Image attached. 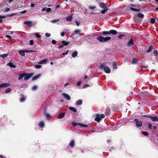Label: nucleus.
Masks as SVG:
<instances>
[{"mask_svg": "<svg viewBox=\"0 0 158 158\" xmlns=\"http://www.w3.org/2000/svg\"><path fill=\"white\" fill-rule=\"evenodd\" d=\"M134 44V43L133 39L131 38L130 40L128 42L127 44V46L128 47H130L133 45Z\"/></svg>", "mask_w": 158, "mask_h": 158, "instance_id": "9", "label": "nucleus"}, {"mask_svg": "<svg viewBox=\"0 0 158 158\" xmlns=\"http://www.w3.org/2000/svg\"><path fill=\"white\" fill-rule=\"evenodd\" d=\"M111 39L110 37H104L102 36H100L97 38V40L101 42H104L109 41Z\"/></svg>", "mask_w": 158, "mask_h": 158, "instance_id": "1", "label": "nucleus"}, {"mask_svg": "<svg viewBox=\"0 0 158 158\" xmlns=\"http://www.w3.org/2000/svg\"><path fill=\"white\" fill-rule=\"evenodd\" d=\"M75 23L76 24V25H77V26H79L80 24L79 22L77 21H76L75 22Z\"/></svg>", "mask_w": 158, "mask_h": 158, "instance_id": "58", "label": "nucleus"}, {"mask_svg": "<svg viewBox=\"0 0 158 158\" xmlns=\"http://www.w3.org/2000/svg\"><path fill=\"white\" fill-rule=\"evenodd\" d=\"M110 109L109 107H107L105 110V113L106 114H109L110 112Z\"/></svg>", "mask_w": 158, "mask_h": 158, "instance_id": "17", "label": "nucleus"}, {"mask_svg": "<svg viewBox=\"0 0 158 158\" xmlns=\"http://www.w3.org/2000/svg\"><path fill=\"white\" fill-rule=\"evenodd\" d=\"M151 119L153 121L158 122V117L156 116L152 117L151 116Z\"/></svg>", "mask_w": 158, "mask_h": 158, "instance_id": "15", "label": "nucleus"}, {"mask_svg": "<svg viewBox=\"0 0 158 158\" xmlns=\"http://www.w3.org/2000/svg\"><path fill=\"white\" fill-rule=\"evenodd\" d=\"M150 22L151 24H154L155 22V19L154 18H151L150 19Z\"/></svg>", "mask_w": 158, "mask_h": 158, "instance_id": "38", "label": "nucleus"}, {"mask_svg": "<svg viewBox=\"0 0 158 158\" xmlns=\"http://www.w3.org/2000/svg\"><path fill=\"white\" fill-rule=\"evenodd\" d=\"M8 56V54H7L5 53L3 54H1L0 55V57L4 59L7 56Z\"/></svg>", "mask_w": 158, "mask_h": 158, "instance_id": "28", "label": "nucleus"}, {"mask_svg": "<svg viewBox=\"0 0 158 158\" xmlns=\"http://www.w3.org/2000/svg\"><path fill=\"white\" fill-rule=\"evenodd\" d=\"M148 128L149 129H151L152 128V125L151 123H148Z\"/></svg>", "mask_w": 158, "mask_h": 158, "instance_id": "42", "label": "nucleus"}, {"mask_svg": "<svg viewBox=\"0 0 158 158\" xmlns=\"http://www.w3.org/2000/svg\"><path fill=\"white\" fill-rule=\"evenodd\" d=\"M129 9L133 11L139 12L140 10V9H135L131 7L129 8Z\"/></svg>", "mask_w": 158, "mask_h": 158, "instance_id": "21", "label": "nucleus"}, {"mask_svg": "<svg viewBox=\"0 0 158 158\" xmlns=\"http://www.w3.org/2000/svg\"><path fill=\"white\" fill-rule=\"evenodd\" d=\"M41 76L40 74H39L38 75L35 76L33 77L32 78V81H34L38 79Z\"/></svg>", "mask_w": 158, "mask_h": 158, "instance_id": "16", "label": "nucleus"}, {"mask_svg": "<svg viewBox=\"0 0 158 158\" xmlns=\"http://www.w3.org/2000/svg\"><path fill=\"white\" fill-rule=\"evenodd\" d=\"M124 36V35H120L119 36H118V38L119 39H121L123 38V37Z\"/></svg>", "mask_w": 158, "mask_h": 158, "instance_id": "51", "label": "nucleus"}, {"mask_svg": "<svg viewBox=\"0 0 158 158\" xmlns=\"http://www.w3.org/2000/svg\"><path fill=\"white\" fill-rule=\"evenodd\" d=\"M11 90V89L10 88H8L6 89L5 90V92L6 93H9Z\"/></svg>", "mask_w": 158, "mask_h": 158, "instance_id": "36", "label": "nucleus"}, {"mask_svg": "<svg viewBox=\"0 0 158 158\" xmlns=\"http://www.w3.org/2000/svg\"><path fill=\"white\" fill-rule=\"evenodd\" d=\"M46 10L47 8L46 7H44L41 10L43 11H45Z\"/></svg>", "mask_w": 158, "mask_h": 158, "instance_id": "64", "label": "nucleus"}, {"mask_svg": "<svg viewBox=\"0 0 158 158\" xmlns=\"http://www.w3.org/2000/svg\"><path fill=\"white\" fill-rule=\"evenodd\" d=\"M77 55V51H74L72 54V56L73 57H76Z\"/></svg>", "mask_w": 158, "mask_h": 158, "instance_id": "31", "label": "nucleus"}, {"mask_svg": "<svg viewBox=\"0 0 158 158\" xmlns=\"http://www.w3.org/2000/svg\"><path fill=\"white\" fill-rule=\"evenodd\" d=\"M7 65L12 68H15L16 67V66H15L12 62H10L8 63L7 64Z\"/></svg>", "mask_w": 158, "mask_h": 158, "instance_id": "12", "label": "nucleus"}, {"mask_svg": "<svg viewBox=\"0 0 158 158\" xmlns=\"http://www.w3.org/2000/svg\"><path fill=\"white\" fill-rule=\"evenodd\" d=\"M137 61L138 60L136 59L135 58H133L132 61H131V63L133 64H135L137 63Z\"/></svg>", "mask_w": 158, "mask_h": 158, "instance_id": "34", "label": "nucleus"}, {"mask_svg": "<svg viewBox=\"0 0 158 158\" xmlns=\"http://www.w3.org/2000/svg\"><path fill=\"white\" fill-rule=\"evenodd\" d=\"M100 67L101 69H103L104 71L106 73H109L111 72L110 68L107 66L104 65L103 64H101L100 65Z\"/></svg>", "mask_w": 158, "mask_h": 158, "instance_id": "3", "label": "nucleus"}, {"mask_svg": "<svg viewBox=\"0 0 158 158\" xmlns=\"http://www.w3.org/2000/svg\"><path fill=\"white\" fill-rule=\"evenodd\" d=\"M59 20H60L59 19H54V20H53L51 21V22L52 23H56V22H58V21H59Z\"/></svg>", "mask_w": 158, "mask_h": 158, "instance_id": "41", "label": "nucleus"}, {"mask_svg": "<svg viewBox=\"0 0 158 158\" xmlns=\"http://www.w3.org/2000/svg\"><path fill=\"white\" fill-rule=\"evenodd\" d=\"M137 16L138 17L140 18L141 19L143 18L144 17V15L143 14L139 13L137 14Z\"/></svg>", "mask_w": 158, "mask_h": 158, "instance_id": "26", "label": "nucleus"}, {"mask_svg": "<svg viewBox=\"0 0 158 158\" xmlns=\"http://www.w3.org/2000/svg\"><path fill=\"white\" fill-rule=\"evenodd\" d=\"M113 69H117V66L116 64H115V63H113Z\"/></svg>", "mask_w": 158, "mask_h": 158, "instance_id": "44", "label": "nucleus"}, {"mask_svg": "<svg viewBox=\"0 0 158 158\" xmlns=\"http://www.w3.org/2000/svg\"><path fill=\"white\" fill-rule=\"evenodd\" d=\"M81 81H79L77 83V86H79L81 84Z\"/></svg>", "mask_w": 158, "mask_h": 158, "instance_id": "62", "label": "nucleus"}, {"mask_svg": "<svg viewBox=\"0 0 158 158\" xmlns=\"http://www.w3.org/2000/svg\"><path fill=\"white\" fill-rule=\"evenodd\" d=\"M45 35L47 37H49L51 36V34L48 33H47L45 34Z\"/></svg>", "mask_w": 158, "mask_h": 158, "instance_id": "53", "label": "nucleus"}, {"mask_svg": "<svg viewBox=\"0 0 158 158\" xmlns=\"http://www.w3.org/2000/svg\"><path fill=\"white\" fill-rule=\"evenodd\" d=\"M73 19V18L71 16H69L66 18V20L68 21H71Z\"/></svg>", "mask_w": 158, "mask_h": 158, "instance_id": "24", "label": "nucleus"}, {"mask_svg": "<svg viewBox=\"0 0 158 158\" xmlns=\"http://www.w3.org/2000/svg\"><path fill=\"white\" fill-rule=\"evenodd\" d=\"M65 33L64 31L62 32L61 33V36L62 37L64 36L65 35Z\"/></svg>", "mask_w": 158, "mask_h": 158, "instance_id": "61", "label": "nucleus"}, {"mask_svg": "<svg viewBox=\"0 0 158 158\" xmlns=\"http://www.w3.org/2000/svg\"><path fill=\"white\" fill-rule=\"evenodd\" d=\"M37 87L36 85H34L32 89L33 90H35L37 89Z\"/></svg>", "mask_w": 158, "mask_h": 158, "instance_id": "52", "label": "nucleus"}, {"mask_svg": "<svg viewBox=\"0 0 158 158\" xmlns=\"http://www.w3.org/2000/svg\"><path fill=\"white\" fill-rule=\"evenodd\" d=\"M89 9H95L96 8V7L95 6H89Z\"/></svg>", "mask_w": 158, "mask_h": 158, "instance_id": "56", "label": "nucleus"}, {"mask_svg": "<svg viewBox=\"0 0 158 158\" xmlns=\"http://www.w3.org/2000/svg\"><path fill=\"white\" fill-rule=\"evenodd\" d=\"M99 6L102 9H106L107 8L105 3L103 2H101L99 3Z\"/></svg>", "mask_w": 158, "mask_h": 158, "instance_id": "10", "label": "nucleus"}, {"mask_svg": "<svg viewBox=\"0 0 158 158\" xmlns=\"http://www.w3.org/2000/svg\"><path fill=\"white\" fill-rule=\"evenodd\" d=\"M56 41L55 40H53L52 41V43L53 44H56Z\"/></svg>", "mask_w": 158, "mask_h": 158, "instance_id": "54", "label": "nucleus"}, {"mask_svg": "<svg viewBox=\"0 0 158 158\" xmlns=\"http://www.w3.org/2000/svg\"><path fill=\"white\" fill-rule=\"evenodd\" d=\"M39 126L41 127H43L44 125V122L43 121H40L39 123Z\"/></svg>", "mask_w": 158, "mask_h": 158, "instance_id": "39", "label": "nucleus"}, {"mask_svg": "<svg viewBox=\"0 0 158 158\" xmlns=\"http://www.w3.org/2000/svg\"><path fill=\"white\" fill-rule=\"evenodd\" d=\"M141 133L146 136H147L148 135V133L146 131H143Z\"/></svg>", "mask_w": 158, "mask_h": 158, "instance_id": "43", "label": "nucleus"}, {"mask_svg": "<svg viewBox=\"0 0 158 158\" xmlns=\"http://www.w3.org/2000/svg\"><path fill=\"white\" fill-rule=\"evenodd\" d=\"M25 99V98L24 97H22L20 99V101L21 102H23V101H24Z\"/></svg>", "mask_w": 158, "mask_h": 158, "instance_id": "50", "label": "nucleus"}, {"mask_svg": "<svg viewBox=\"0 0 158 158\" xmlns=\"http://www.w3.org/2000/svg\"><path fill=\"white\" fill-rule=\"evenodd\" d=\"M110 34H111L113 35H115L117 34V31L115 30H111L110 31Z\"/></svg>", "mask_w": 158, "mask_h": 158, "instance_id": "14", "label": "nucleus"}, {"mask_svg": "<svg viewBox=\"0 0 158 158\" xmlns=\"http://www.w3.org/2000/svg\"><path fill=\"white\" fill-rule=\"evenodd\" d=\"M10 9L9 8H7L5 10V12H8L10 10Z\"/></svg>", "mask_w": 158, "mask_h": 158, "instance_id": "63", "label": "nucleus"}, {"mask_svg": "<svg viewBox=\"0 0 158 158\" xmlns=\"http://www.w3.org/2000/svg\"><path fill=\"white\" fill-rule=\"evenodd\" d=\"M80 30H76L75 31H74V33L76 34H78L79 33H80Z\"/></svg>", "mask_w": 158, "mask_h": 158, "instance_id": "45", "label": "nucleus"}, {"mask_svg": "<svg viewBox=\"0 0 158 158\" xmlns=\"http://www.w3.org/2000/svg\"><path fill=\"white\" fill-rule=\"evenodd\" d=\"M69 52V50H68L65 53H62V55H66V54H67Z\"/></svg>", "mask_w": 158, "mask_h": 158, "instance_id": "60", "label": "nucleus"}, {"mask_svg": "<svg viewBox=\"0 0 158 158\" xmlns=\"http://www.w3.org/2000/svg\"><path fill=\"white\" fill-rule=\"evenodd\" d=\"M105 117V116L103 114H101L100 115L97 114H96V117L95 118V120L98 122H99L102 118H104Z\"/></svg>", "mask_w": 158, "mask_h": 158, "instance_id": "2", "label": "nucleus"}, {"mask_svg": "<svg viewBox=\"0 0 158 158\" xmlns=\"http://www.w3.org/2000/svg\"><path fill=\"white\" fill-rule=\"evenodd\" d=\"M25 74H26V75L24 78V80L25 81H27L34 74L33 73H25Z\"/></svg>", "mask_w": 158, "mask_h": 158, "instance_id": "4", "label": "nucleus"}, {"mask_svg": "<svg viewBox=\"0 0 158 158\" xmlns=\"http://www.w3.org/2000/svg\"><path fill=\"white\" fill-rule=\"evenodd\" d=\"M134 121L136 122L135 125L137 127H141L142 125V122L141 121H139V119L137 118H135L134 120Z\"/></svg>", "mask_w": 158, "mask_h": 158, "instance_id": "5", "label": "nucleus"}, {"mask_svg": "<svg viewBox=\"0 0 158 158\" xmlns=\"http://www.w3.org/2000/svg\"><path fill=\"white\" fill-rule=\"evenodd\" d=\"M104 9L102 10L101 12V13H102V14H105V13L106 12V11H108L109 10V9L108 8H106V9Z\"/></svg>", "mask_w": 158, "mask_h": 158, "instance_id": "35", "label": "nucleus"}, {"mask_svg": "<svg viewBox=\"0 0 158 158\" xmlns=\"http://www.w3.org/2000/svg\"><path fill=\"white\" fill-rule=\"evenodd\" d=\"M19 52L23 56H24L25 55V52L24 50H20Z\"/></svg>", "mask_w": 158, "mask_h": 158, "instance_id": "22", "label": "nucleus"}, {"mask_svg": "<svg viewBox=\"0 0 158 158\" xmlns=\"http://www.w3.org/2000/svg\"><path fill=\"white\" fill-rule=\"evenodd\" d=\"M62 96L67 100L69 101L71 99V97L68 94L63 93L62 94Z\"/></svg>", "mask_w": 158, "mask_h": 158, "instance_id": "8", "label": "nucleus"}, {"mask_svg": "<svg viewBox=\"0 0 158 158\" xmlns=\"http://www.w3.org/2000/svg\"><path fill=\"white\" fill-rule=\"evenodd\" d=\"M6 37L8 39L10 40H13L12 38L11 37V36L10 35H6Z\"/></svg>", "mask_w": 158, "mask_h": 158, "instance_id": "40", "label": "nucleus"}, {"mask_svg": "<svg viewBox=\"0 0 158 158\" xmlns=\"http://www.w3.org/2000/svg\"><path fill=\"white\" fill-rule=\"evenodd\" d=\"M65 112L59 114V115L57 117V118L59 119H61L63 118L65 114Z\"/></svg>", "mask_w": 158, "mask_h": 158, "instance_id": "13", "label": "nucleus"}, {"mask_svg": "<svg viewBox=\"0 0 158 158\" xmlns=\"http://www.w3.org/2000/svg\"><path fill=\"white\" fill-rule=\"evenodd\" d=\"M61 42L62 44H63L64 46L68 45L69 43V42H66L64 40L62 41Z\"/></svg>", "mask_w": 158, "mask_h": 158, "instance_id": "27", "label": "nucleus"}, {"mask_svg": "<svg viewBox=\"0 0 158 158\" xmlns=\"http://www.w3.org/2000/svg\"><path fill=\"white\" fill-rule=\"evenodd\" d=\"M48 60L47 59H45L44 60H43L38 62V64H43L45 63Z\"/></svg>", "mask_w": 158, "mask_h": 158, "instance_id": "33", "label": "nucleus"}, {"mask_svg": "<svg viewBox=\"0 0 158 158\" xmlns=\"http://www.w3.org/2000/svg\"><path fill=\"white\" fill-rule=\"evenodd\" d=\"M102 34L105 35H109L110 34L109 31H103L102 32Z\"/></svg>", "mask_w": 158, "mask_h": 158, "instance_id": "29", "label": "nucleus"}, {"mask_svg": "<svg viewBox=\"0 0 158 158\" xmlns=\"http://www.w3.org/2000/svg\"><path fill=\"white\" fill-rule=\"evenodd\" d=\"M46 10H47V12H49L51 11V8H48Z\"/></svg>", "mask_w": 158, "mask_h": 158, "instance_id": "55", "label": "nucleus"}, {"mask_svg": "<svg viewBox=\"0 0 158 158\" xmlns=\"http://www.w3.org/2000/svg\"><path fill=\"white\" fill-rule=\"evenodd\" d=\"M16 15V14L15 13H12V14H10V15H7V16H9V17H11V16H13L14 15Z\"/></svg>", "mask_w": 158, "mask_h": 158, "instance_id": "57", "label": "nucleus"}, {"mask_svg": "<svg viewBox=\"0 0 158 158\" xmlns=\"http://www.w3.org/2000/svg\"><path fill=\"white\" fill-rule=\"evenodd\" d=\"M153 49V46L152 45H151L150 47H149L147 51V53H150V52Z\"/></svg>", "mask_w": 158, "mask_h": 158, "instance_id": "19", "label": "nucleus"}, {"mask_svg": "<svg viewBox=\"0 0 158 158\" xmlns=\"http://www.w3.org/2000/svg\"><path fill=\"white\" fill-rule=\"evenodd\" d=\"M35 67L37 69H40L41 67V66L39 64L35 65Z\"/></svg>", "mask_w": 158, "mask_h": 158, "instance_id": "47", "label": "nucleus"}, {"mask_svg": "<svg viewBox=\"0 0 158 158\" xmlns=\"http://www.w3.org/2000/svg\"><path fill=\"white\" fill-rule=\"evenodd\" d=\"M143 117H148V118H151V115H143Z\"/></svg>", "mask_w": 158, "mask_h": 158, "instance_id": "48", "label": "nucleus"}, {"mask_svg": "<svg viewBox=\"0 0 158 158\" xmlns=\"http://www.w3.org/2000/svg\"><path fill=\"white\" fill-rule=\"evenodd\" d=\"M30 44L31 45H32L34 44V42L32 40H30Z\"/></svg>", "mask_w": 158, "mask_h": 158, "instance_id": "59", "label": "nucleus"}, {"mask_svg": "<svg viewBox=\"0 0 158 158\" xmlns=\"http://www.w3.org/2000/svg\"><path fill=\"white\" fill-rule=\"evenodd\" d=\"M10 85L9 84L7 83H2L0 85V88L1 87H6Z\"/></svg>", "mask_w": 158, "mask_h": 158, "instance_id": "11", "label": "nucleus"}, {"mask_svg": "<svg viewBox=\"0 0 158 158\" xmlns=\"http://www.w3.org/2000/svg\"><path fill=\"white\" fill-rule=\"evenodd\" d=\"M153 53L155 56L156 57L158 56L157 52L156 49H155L153 50Z\"/></svg>", "mask_w": 158, "mask_h": 158, "instance_id": "30", "label": "nucleus"}, {"mask_svg": "<svg viewBox=\"0 0 158 158\" xmlns=\"http://www.w3.org/2000/svg\"><path fill=\"white\" fill-rule=\"evenodd\" d=\"M72 124L74 127L77 125H79L80 126H82L83 127H88V126L87 124H83L82 123H77L75 122H72Z\"/></svg>", "mask_w": 158, "mask_h": 158, "instance_id": "7", "label": "nucleus"}, {"mask_svg": "<svg viewBox=\"0 0 158 158\" xmlns=\"http://www.w3.org/2000/svg\"><path fill=\"white\" fill-rule=\"evenodd\" d=\"M45 116L47 119H48L51 117V115L48 113H46L45 114Z\"/></svg>", "mask_w": 158, "mask_h": 158, "instance_id": "46", "label": "nucleus"}, {"mask_svg": "<svg viewBox=\"0 0 158 158\" xmlns=\"http://www.w3.org/2000/svg\"><path fill=\"white\" fill-rule=\"evenodd\" d=\"M23 23L26 25V27L27 28H30L32 26L31 21H25Z\"/></svg>", "mask_w": 158, "mask_h": 158, "instance_id": "6", "label": "nucleus"}, {"mask_svg": "<svg viewBox=\"0 0 158 158\" xmlns=\"http://www.w3.org/2000/svg\"><path fill=\"white\" fill-rule=\"evenodd\" d=\"M6 17V16L0 15V23H2L3 22V20L2 19L3 18H5Z\"/></svg>", "mask_w": 158, "mask_h": 158, "instance_id": "25", "label": "nucleus"}, {"mask_svg": "<svg viewBox=\"0 0 158 158\" xmlns=\"http://www.w3.org/2000/svg\"><path fill=\"white\" fill-rule=\"evenodd\" d=\"M130 6L131 7L137 8V9L140 8V6L139 4L135 5L133 4H131Z\"/></svg>", "mask_w": 158, "mask_h": 158, "instance_id": "20", "label": "nucleus"}, {"mask_svg": "<svg viewBox=\"0 0 158 158\" xmlns=\"http://www.w3.org/2000/svg\"><path fill=\"white\" fill-rule=\"evenodd\" d=\"M82 103V101L81 99H79L77 103V105H81Z\"/></svg>", "mask_w": 158, "mask_h": 158, "instance_id": "37", "label": "nucleus"}, {"mask_svg": "<svg viewBox=\"0 0 158 158\" xmlns=\"http://www.w3.org/2000/svg\"><path fill=\"white\" fill-rule=\"evenodd\" d=\"M74 140H72L70 143V145L72 148H73L74 146Z\"/></svg>", "mask_w": 158, "mask_h": 158, "instance_id": "32", "label": "nucleus"}, {"mask_svg": "<svg viewBox=\"0 0 158 158\" xmlns=\"http://www.w3.org/2000/svg\"><path fill=\"white\" fill-rule=\"evenodd\" d=\"M69 109L74 113H76L77 112V110L74 107H70L69 108Z\"/></svg>", "mask_w": 158, "mask_h": 158, "instance_id": "23", "label": "nucleus"}, {"mask_svg": "<svg viewBox=\"0 0 158 158\" xmlns=\"http://www.w3.org/2000/svg\"><path fill=\"white\" fill-rule=\"evenodd\" d=\"M35 36L37 38H40L41 37V35H39L38 33H36Z\"/></svg>", "mask_w": 158, "mask_h": 158, "instance_id": "49", "label": "nucleus"}, {"mask_svg": "<svg viewBox=\"0 0 158 158\" xmlns=\"http://www.w3.org/2000/svg\"><path fill=\"white\" fill-rule=\"evenodd\" d=\"M26 74H25V73H23L21 74H19V77L18 78V79L19 80H20L21 79H22L23 77H24V76H25Z\"/></svg>", "mask_w": 158, "mask_h": 158, "instance_id": "18", "label": "nucleus"}]
</instances>
